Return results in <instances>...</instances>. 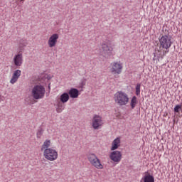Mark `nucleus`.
Returning <instances> with one entry per match:
<instances>
[{
	"mask_svg": "<svg viewBox=\"0 0 182 182\" xmlns=\"http://www.w3.org/2000/svg\"><path fill=\"white\" fill-rule=\"evenodd\" d=\"M43 134V129L42 128H40L36 133V136L38 139H41L42 137V135Z\"/></svg>",
	"mask_w": 182,
	"mask_h": 182,
	"instance_id": "nucleus-20",
	"label": "nucleus"
},
{
	"mask_svg": "<svg viewBox=\"0 0 182 182\" xmlns=\"http://www.w3.org/2000/svg\"><path fill=\"white\" fill-rule=\"evenodd\" d=\"M68 95L72 99H77L79 97V90L76 88H71L68 91Z\"/></svg>",
	"mask_w": 182,
	"mask_h": 182,
	"instance_id": "nucleus-13",
	"label": "nucleus"
},
{
	"mask_svg": "<svg viewBox=\"0 0 182 182\" xmlns=\"http://www.w3.org/2000/svg\"><path fill=\"white\" fill-rule=\"evenodd\" d=\"M159 43L162 49H166V50H163L164 55L168 52V49H170V47L171 46V38L168 36H163L159 39Z\"/></svg>",
	"mask_w": 182,
	"mask_h": 182,
	"instance_id": "nucleus-5",
	"label": "nucleus"
},
{
	"mask_svg": "<svg viewBox=\"0 0 182 182\" xmlns=\"http://www.w3.org/2000/svg\"><path fill=\"white\" fill-rule=\"evenodd\" d=\"M123 70V65L118 62H114L111 64V73L112 75H120Z\"/></svg>",
	"mask_w": 182,
	"mask_h": 182,
	"instance_id": "nucleus-8",
	"label": "nucleus"
},
{
	"mask_svg": "<svg viewBox=\"0 0 182 182\" xmlns=\"http://www.w3.org/2000/svg\"><path fill=\"white\" fill-rule=\"evenodd\" d=\"M87 160L90 163L91 166L97 168V170L103 169V164H102V161H100V159H99L96 154H90L87 156Z\"/></svg>",
	"mask_w": 182,
	"mask_h": 182,
	"instance_id": "nucleus-4",
	"label": "nucleus"
},
{
	"mask_svg": "<svg viewBox=\"0 0 182 182\" xmlns=\"http://www.w3.org/2000/svg\"><path fill=\"white\" fill-rule=\"evenodd\" d=\"M26 46H28V41L26 39H21L18 43V52H23Z\"/></svg>",
	"mask_w": 182,
	"mask_h": 182,
	"instance_id": "nucleus-14",
	"label": "nucleus"
},
{
	"mask_svg": "<svg viewBox=\"0 0 182 182\" xmlns=\"http://www.w3.org/2000/svg\"><path fill=\"white\" fill-rule=\"evenodd\" d=\"M136 105H137V97L136 96H134L132 98V100H131V107H132V109H134V107H136Z\"/></svg>",
	"mask_w": 182,
	"mask_h": 182,
	"instance_id": "nucleus-19",
	"label": "nucleus"
},
{
	"mask_svg": "<svg viewBox=\"0 0 182 182\" xmlns=\"http://www.w3.org/2000/svg\"><path fill=\"white\" fill-rule=\"evenodd\" d=\"M45 87L42 85H35L31 90V96L36 100L45 97Z\"/></svg>",
	"mask_w": 182,
	"mask_h": 182,
	"instance_id": "nucleus-3",
	"label": "nucleus"
},
{
	"mask_svg": "<svg viewBox=\"0 0 182 182\" xmlns=\"http://www.w3.org/2000/svg\"><path fill=\"white\" fill-rule=\"evenodd\" d=\"M141 85L140 84H137L135 88V92H136V96H139L140 95V87Z\"/></svg>",
	"mask_w": 182,
	"mask_h": 182,
	"instance_id": "nucleus-21",
	"label": "nucleus"
},
{
	"mask_svg": "<svg viewBox=\"0 0 182 182\" xmlns=\"http://www.w3.org/2000/svg\"><path fill=\"white\" fill-rule=\"evenodd\" d=\"M109 159L110 160L114 161V163L118 164V163H120V161H122V152L119 151H113L109 154Z\"/></svg>",
	"mask_w": 182,
	"mask_h": 182,
	"instance_id": "nucleus-10",
	"label": "nucleus"
},
{
	"mask_svg": "<svg viewBox=\"0 0 182 182\" xmlns=\"http://www.w3.org/2000/svg\"><path fill=\"white\" fill-rule=\"evenodd\" d=\"M59 39V34L53 33L51 35L48 40V45L50 48H55L58 43V40Z\"/></svg>",
	"mask_w": 182,
	"mask_h": 182,
	"instance_id": "nucleus-11",
	"label": "nucleus"
},
{
	"mask_svg": "<svg viewBox=\"0 0 182 182\" xmlns=\"http://www.w3.org/2000/svg\"><path fill=\"white\" fill-rule=\"evenodd\" d=\"M65 110V105L60 101L57 103L56 112L57 113H62Z\"/></svg>",
	"mask_w": 182,
	"mask_h": 182,
	"instance_id": "nucleus-18",
	"label": "nucleus"
},
{
	"mask_svg": "<svg viewBox=\"0 0 182 182\" xmlns=\"http://www.w3.org/2000/svg\"><path fill=\"white\" fill-rule=\"evenodd\" d=\"M180 110H181V105H176V107H174V112L176 113H179Z\"/></svg>",
	"mask_w": 182,
	"mask_h": 182,
	"instance_id": "nucleus-22",
	"label": "nucleus"
},
{
	"mask_svg": "<svg viewBox=\"0 0 182 182\" xmlns=\"http://www.w3.org/2000/svg\"><path fill=\"white\" fill-rule=\"evenodd\" d=\"M69 101V94L68 92H64L60 96V102L61 103H66Z\"/></svg>",
	"mask_w": 182,
	"mask_h": 182,
	"instance_id": "nucleus-16",
	"label": "nucleus"
},
{
	"mask_svg": "<svg viewBox=\"0 0 182 182\" xmlns=\"http://www.w3.org/2000/svg\"><path fill=\"white\" fill-rule=\"evenodd\" d=\"M141 181H143V182H154V177H153V176L147 173L141 178Z\"/></svg>",
	"mask_w": 182,
	"mask_h": 182,
	"instance_id": "nucleus-17",
	"label": "nucleus"
},
{
	"mask_svg": "<svg viewBox=\"0 0 182 182\" xmlns=\"http://www.w3.org/2000/svg\"><path fill=\"white\" fill-rule=\"evenodd\" d=\"M102 55L105 58H110L113 55V47L108 46L107 43H102L101 45Z\"/></svg>",
	"mask_w": 182,
	"mask_h": 182,
	"instance_id": "nucleus-7",
	"label": "nucleus"
},
{
	"mask_svg": "<svg viewBox=\"0 0 182 182\" xmlns=\"http://www.w3.org/2000/svg\"><path fill=\"white\" fill-rule=\"evenodd\" d=\"M20 1H21V2H24L25 0H20Z\"/></svg>",
	"mask_w": 182,
	"mask_h": 182,
	"instance_id": "nucleus-23",
	"label": "nucleus"
},
{
	"mask_svg": "<svg viewBox=\"0 0 182 182\" xmlns=\"http://www.w3.org/2000/svg\"><path fill=\"white\" fill-rule=\"evenodd\" d=\"M104 123L102 117L97 114L94 115L92 120V126L95 130H99L100 127H102Z\"/></svg>",
	"mask_w": 182,
	"mask_h": 182,
	"instance_id": "nucleus-6",
	"label": "nucleus"
},
{
	"mask_svg": "<svg viewBox=\"0 0 182 182\" xmlns=\"http://www.w3.org/2000/svg\"><path fill=\"white\" fill-rule=\"evenodd\" d=\"M115 102L118 106H126L129 103V95L123 91H118L114 95Z\"/></svg>",
	"mask_w": 182,
	"mask_h": 182,
	"instance_id": "nucleus-2",
	"label": "nucleus"
},
{
	"mask_svg": "<svg viewBox=\"0 0 182 182\" xmlns=\"http://www.w3.org/2000/svg\"><path fill=\"white\" fill-rule=\"evenodd\" d=\"M21 73L22 72L21 71V70H15L10 80V83H11V85H15V83L18 82V80L19 79V77H21Z\"/></svg>",
	"mask_w": 182,
	"mask_h": 182,
	"instance_id": "nucleus-12",
	"label": "nucleus"
},
{
	"mask_svg": "<svg viewBox=\"0 0 182 182\" xmlns=\"http://www.w3.org/2000/svg\"><path fill=\"white\" fill-rule=\"evenodd\" d=\"M119 147H120V139L117 138L112 141L111 150L113 151L119 149Z\"/></svg>",
	"mask_w": 182,
	"mask_h": 182,
	"instance_id": "nucleus-15",
	"label": "nucleus"
},
{
	"mask_svg": "<svg viewBox=\"0 0 182 182\" xmlns=\"http://www.w3.org/2000/svg\"><path fill=\"white\" fill-rule=\"evenodd\" d=\"M52 146V141L50 139H46L41 146V150L43 152V157L48 161H55L58 160V151L50 148Z\"/></svg>",
	"mask_w": 182,
	"mask_h": 182,
	"instance_id": "nucleus-1",
	"label": "nucleus"
},
{
	"mask_svg": "<svg viewBox=\"0 0 182 182\" xmlns=\"http://www.w3.org/2000/svg\"><path fill=\"white\" fill-rule=\"evenodd\" d=\"M13 62L17 68L22 66V63H23V55L22 52L18 51V53L14 55Z\"/></svg>",
	"mask_w": 182,
	"mask_h": 182,
	"instance_id": "nucleus-9",
	"label": "nucleus"
}]
</instances>
